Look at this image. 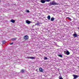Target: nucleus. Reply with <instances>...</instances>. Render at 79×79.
Wrapping results in <instances>:
<instances>
[{
  "mask_svg": "<svg viewBox=\"0 0 79 79\" xmlns=\"http://www.w3.org/2000/svg\"><path fill=\"white\" fill-rule=\"evenodd\" d=\"M48 5L49 6H52V5H58V4L55 2V1H53L50 2Z\"/></svg>",
  "mask_w": 79,
  "mask_h": 79,
  "instance_id": "f257e3e1",
  "label": "nucleus"
},
{
  "mask_svg": "<svg viewBox=\"0 0 79 79\" xmlns=\"http://www.w3.org/2000/svg\"><path fill=\"white\" fill-rule=\"evenodd\" d=\"M23 38L25 40H28L29 39V36L27 35H25L24 36Z\"/></svg>",
  "mask_w": 79,
  "mask_h": 79,
  "instance_id": "f03ea898",
  "label": "nucleus"
},
{
  "mask_svg": "<svg viewBox=\"0 0 79 79\" xmlns=\"http://www.w3.org/2000/svg\"><path fill=\"white\" fill-rule=\"evenodd\" d=\"M26 58H27L28 59H31L32 60H34V59H35V58L34 57H27Z\"/></svg>",
  "mask_w": 79,
  "mask_h": 79,
  "instance_id": "7ed1b4c3",
  "label": "nucleus"
},
{
  "mask_svg": "<svg viewBox=\"0 0 79 79\" xmlns=\"http://www.w3.org/2000/svg\"><path fill=\"white\" fill-rule=\"evenodd\" d=\"M26 23H27V24H30V23H32V22L31 21H29L28 20H26Z\"/></svg>",
  "mask_w": 79,
  "mask_h": 79,
  "instance_id": "20e7f679",
  "label": "nucleus"
},
{
  "mask_svg": "<svg viewBox=\"0 0 79 79\" xmlns=\"http://www.w3.org/2000/svg\"><path fill=\"white\" fill-rule=\"evenodd\" d=\"M64 53H66V54L67 55H69V54H70V53L69 52V51H67L66 52L65 51L64 52Z\"/></svg>",
  "mask_w": 79,
  "mask_h": 79,
  "instance_id": "39448f33",
  "label": "nucleus"
},
{
  "mask_svg": "<svg viewBox=\"0 0 79 79\" xmlns=\"http://www.w3.org/2000/svg\"><path fill=\"white\" fill-rule=\"evenodd\" d=\"M73 79H76V78H77V77H78V76L76 75H73Z\"/></svg>",
  "mask_w": 79,
  "mask_h": 79,
  "instance_id": "423d86ee",
  "label": "nucleus"
},
{
  "mask_svg": "<svg viewBox=\"0 0 79 79\" xmlns=\"http://www.w3.org/2000/svg\"><path fill=\"white\" fill-rule=\"evenodd\" d=\"M39 70L40 71V72H41V73H42L44 71V69H43L41 68H39Z\"/></svg>",
  "mask_w": 79,
  "mask_h": 79,
  "instance_id": "0eeeda50",
  "label": "nucleus"
},
{
  "mask_svg": "<svg viewBox=\"0 0 79 79\" xmlns=\"http://www.w3.org/2000/svg\"><path fill=\"white\" fill-rule=\"evenodd\" d=\"M40 2H41L42 3H45L46 1L45 0H41L40 1Z\"/></svg>",
  "mask_w": 79,
  "mask_h": 79,
  "instance_id": "6e6552de",
  "label": "nucleus"
},
{
  "mask_svg": "<svg viewBox=\"0 0 79 79\" xmlns=\"http://www.w3.org/2000/svg\"><path fill=\"white\" fill-rule=\"evenodd\" d=\"M73 35L75 37H77V34H74Z\"/></svg>",
  "mask_w": 79,
  "mask_h": 79,
  "instance_id": "1a4fd4ad",
  "label": "nucleus"
},
{
  "mask_svg": "<svg viewBox=\"0 0 79 79\" xmlns=\"http://www.w3.org/2000/svg\"><path fill=\"white\" fill-rule=\"evenodd\" d=\"M24 72V69H22L20 71V73H23Z\"/></svg>",
  "mask_w": 79,
  "mask_h": 79,
  "instance_id": "9d476101",
  "label": "nucleus"
},
{
  "mask_svg": "<svg viewBox=\"0 0 79 79\" xmlns=\"http://www.w3.org/2000/svg\"><path fill=\"white\" fill-rule=\"evenodd\" d=\"M54 19L55 18H54L53 17H52L51 19V21H53Z\"/></svg>",
  "mask_w": 79,
  "mask_h": 79,
  "instance_id": "9b49d317",
  "label": "nucleus"
},
{
  "mask_svg": "<svg viewBox=\"0 0 79 79\" xmlns=\"http://www.w3.org/2000/svg\"><path fill=\"white\" fill-rule=\"evenodd\" d=\"M48 19L50 20V16L48 15L47 17Z\"/></svg>",
  "mask_w": 79,
  "mask_h": 79,
  "instance_id": "f8f14e48",
  "label": "nucleus"
},
{
  "mask_svg": "<svg viewBox=\"0 0 79 79\" xmlns=\"http://www.w3.org/2000/svg\"><path fill=\"white\" fill-rule=\"evenodd\" d=\"M10 21L12 23H15V21L14 20H11Z\"/></svg>",
  "mask_w": 79,
  "mask_h": 79,
  "instance_id": "ddd939ff",
  "label": "nucleus"
},
{
  "mask_svg": "<svg viewBox=\"0 0 79 79\" xmlns=\"http://www.w3.org/2000/svg\"><path fill=\"white\" fill-rule=\"evenodd\" d=\"M16 39H17V38H13L12 39V41H14V40H16Z\"/></svg>",
  "mask_w": 79,
  "mask_h": 79,
  "instance_id": "4468645a",
  "label": "nucleus"
},
{
  "mask_svg": "<svg viewBox=\"0 0 79 79\" xmlns=\"http://www.w3.org/2000/svg\"><path fill=\"white\" fill-rule=\"evenodd\" d=\"M58 56L59 57H60L61 58H62L63 57V56L61 55H58Z\"/></svg>",
  "mask_w": 79,
  "mask_h": 79,
  "instance_id": "2eb2a0df",
  "label": "nucleus"
},
{
  "mask_svg": "<svg viewBox=\"0 0 79 79\" xmlns=\"http://www.w3.org/2000/svg\"><path fill=\"white\" fill-rule=\"evenodd\" d=\"M2 44H5V43H6V41L5 40L2 41Z\"/></svg>",
  "mask_w": 79,
  "mask_h": 79,
  "instance_id": "dca6fc26",
  "label": "nucleus"
},
{
  "mask_svg": "<svg viewBox=\"0 0 79 79\" xmlns=\"http://www.w3.org/2000/svg\"><path fill=\"white\" fill-rule=\"evenodd\" d=\"M44 60H48V58L46 57H45L44 58Z\"/></svg>",
  "mask_w": 79,
  "mask_h": 79,
  "instance_id": "f3484780",
  "label": "nucleus"
},
{
  "mask_svg": "<svg viewBox=\"0 0 79 79\" xmlns=\"http://www.w3.org/2000/svg\"><path fill=\"white\" fill-rule=\"evenodd\" d=\"M46 2H50L51 1L50 0H45Z\"/></svg>",
  "mask_w": 79,
  "mask_h": 79,
  "instance_id": "a211bd4d",
  "label": "nucleus"
},
{
  "mask_svg": "<svg viewBox=\"0 0 79 79\" xmlns=\"http://www.w3.org/2000/svg\"><path fill=\"white\" fill-rule=\"evenodd\" d=\"M40 24L39 23H36V25H37V26H39Z\"/></svg>",
  "mask_w": 79,
  "mask_h": 79,
  "instance_id": "6ab92c4d",
  "label": "nucleus"
},
{
  "mask_svg": "<svg viewBox=\"0 0 79 79\" xmlns=\"http://www.w3.org/2000/svg\"><path fill=\"white\" fill-rule=\"evenodd\" d=\"M27 13H29L30 11L29 10H26Z\"/></svg>",
  "mask_w": 79,
  "mask_h": 79,
  "instance_id": "aec40b11",
  "label": "nucleus"
},
{
  "mask_svg": "<svg viewBox=\"0 0 79 79\" xmlns=\"http://www.w3.org/2000/svg\"><path fill=\"white\" fill-rule=\"evenodd\" d=\"M67 18L68 19L70 20V21L71 20V18H70L69 17H67Z\"/></svg>",
  "mask_w": 79,
  "mask_h": 79,
  "instance_id": "412c9836",
  "label": "nucleus"
},
{
  "mask_svg": "<svg viewBox=\"0 0 79 79\" xmlns=\"http://www.w3.org/2000/svg\"><path fill=\"white\" fill-rule=\"evenodd\" d=\"M13 43H10V45H13Z\"/></svg>",
  "mask_w": 79,
  "mask_h": 79,
  "instance_id": "4be33fe9",
  "label": "nucleus"
},
{
  "mask_svg": "<svg viewBox=\"0 0 79 79\" xmlns=\"http://www.w3.org/2000/svg\"><path fill=\"white\" fill-rule=\"evenodd\" d=\"M36 71H38V69H36Z\"/></svg>",
  "mask_w": 79,
  "mask_h": 79,
  "instance_id": "5701e85b",
  "label": "nucleus"
},
{
  "mask_svg": "<svg viewBox=\"0 0 79 79\" xmlns=\"http://www.w3.org/2000/svg\"><path fill=\"white\" fill-rule=\"evenodd\" d=\"M55 44L56 45V44H57V43H55Z\"/></svg>",
  "mask_w": 79,
  "mask_h": 79,
  "instance_id": "b1692460",
  "label": "nucleus"
},
{
  "mask_svg": "<svg viewBox=\"0 0 79 79\" xmlns=\"http://www.w3.org/2000/svg\"><path fill=\"white\" fill-rule=\"evenodd\" d=\"M78 29L79 30V27L78 28Z\"/></svg>",
  "mask_w": 79,
  "mask_h": 79,
  "instance_id": "393cba45",
  "label": "nucleus"
}]
</instances>
